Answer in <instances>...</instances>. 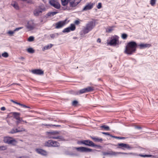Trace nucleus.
<instances>
[{"instance_id": "f257e3e1", "label": "nucleus", "mask_w": 158, "mask_h": 158, "mask_svg": "<svg viewBox=\"0 0 158 158\" xmlns=\"http://www.w3.org/2000/svg\"><path fill=\"white\" fill-rule=\"evenodd\" d=\"M137 44L134 41H131L128 43L126 46L124 52L127 54L131 55L135 52Z\"/></svg>"}, {"instance_id": "f03ea898", "label": "nucleus", "mask_w": 158, "mask_h": 158, "mask_svg": "<svg viewBox=\"0 0 158 158\" xmlns=\"http://www.w3.org/2000/svg\"><path fill=\"white\" fill-rule=\"evenodd\" d=\"M95 22L90 21L86 25V26L82 30L84 34H85L88 33L95 27Z\"/></svg>"}, {"instance_id": "7ed1b4c3", "label": "nucleus", "mask_w": 158, "mask_h": 158, "mask_svg": "<svg viewBox=\"0 0 158 158\" xmlns=\"http://www.w3.org/2000/svg\"><path fill=\"white\" fill-rule=\"evenodd\" d=\"M3 141L5 143L9 144H11L13 145H15L17 143V142L15 139L9 136L4 137Z\"/></svg>"}, {"instance_id": "20e7f679", "label": "nucleus", "mask_w": 158, "mask_h": 158, "mask_svg": "<svg viewBox=\"0 0 158 158\" xmlns=\"http://www.w3.org/2000/svg\"><path fill=\"white\" fill-rule=\"evenodd\" d=\"M78 143L80 144H83L86 146L89 147H100V146L94 144L92 141L88 140L80 141L78 142Z\"/></svg>"}, {"instance_id": "39448f33", "label": "nucleus", "mask_w": 158, "mask_h": 158, "mask_svg": "<svg viewBox=\"0 0 158 158\" xmlns=\"http://www.w3.org/2000/svg\"><path fill=\"white\" fill-rule=\"evenodd\" d=\"M117 148L125 150L126 149L130 150L132 148L131 147L129 144L124 143H118L117 145Z\"/></svg>"}, {"instance_id": "423d86ee", "label": "nucleus", "mask_w": 158, "mask_h": 158, "mask_svg": "<svg viewBox=\"0 0 158 158\" xmlns=\"http://www.w3.org/2000/svg\"><path fill=\"white\" fill-rule=\"evenodd\" d=\"M108 44L110 46H115L118 44V39L117 36L111 38V40Z\"/></svg>"}, {"instance_id": "0eeeda50", "label": "nucleus", "mask_w": 158, "mask_h": 158, "mask_svg": "<svg viewBox=\"0 0 158 158\" xmlns=\"http://www.w3.org/2000/svg\"><path fill=\"white\" fill-rule=\"evenodd\" d=\"M50 4L54 8L59 9L60 8V5L55 0H50L49 1Z\"/></svg>"}, {"instance_id": "6e6552de", "label": "nucleus", "mask_w": 158, "mask_h": 158, "mask_svg": "<svg viewBox=\"0 0 158 158\" xmlns=\"http://www.w3.org/2000/svg\"><path fill=\"white\" fill-rule=\"evenodd\" d=\"M78 151L82 152H91L94 151V150L90 148L85 147H80L77 148Z\"/></svg>"}, {"instance_id": "1a4fd4ad", "label": "nucleus", "mask_w": 158, "mask_h": 158, "mask_svg": "<svg viewBox=\"0 0 158 158\" xmlns=\"http://www.w3.org/2000/svg\"><path fill=\"white\" fill-rule=\"evenodd\" d=\"M35 24L33 21H30L27 22L26 27L29 31H31L33 30L35 28Z\"/></svg>"}, {"instance_id": "9d476101", "label": "nucleus", "mask_w": 158, "mask_h": 158, "mask_svg": "<svg viewBox=\"0 0 158 158\" xmlns=\"http://www.w3.org/2000/svg\"><path fill=\"white\" fill-rule=\"evenodd\" d=\"M75 28L76 27L74 24H71L70 27L64 28L62 31V32L63 33L69 32L71 31H73L75 30Z\"/></svg>"}, {"instance_id": "9b49d317", "label": "nucleus", "mask_w": 158, "mask_h": 158, "mask_svg": "<svg viewBox=\"0 0 158 158\" xmlns=\"http://www.w3.org/2000/svg\"><path fill=\"white\" fill-rule=\"evenodd\" d=\"M44 10V8L43 9L40 7L36 8L34 11V15L35 16H38L41 15L42 11Z\"/></svg>"}, {"instance_id": "f8f14e48", "label": "nucleus", "mask_w": 158, "mask_h": 158, "mask_svg": "<svg viewBox=\"0 0 158 158\" xmlns=\"http://www.w3.org/2000/svg\"><path fill=\"white\" fill-rule=\"evenodd\" d=\"M66 23V20L60 21L55 24V28L59 29L63 27Z\"/></svg>"}, {"instance_id": "ddd939ff", "label": "nucleus", "mask_w": 158, "mask_h": 158, "mask_svg": "<svg viewBox=\"0 0 158 158\" xmlns=\"http://www.w3.org/2000/svg\"><path fill=\"white\" fill-rule=\"evenodd\" d=\"M103 154L104 155H110V156H117L120 153H123L122 152H115L112 151H109L108 152H103Z\"/></svg>"}, {"instance_id": "4468645a", "label": "nucleus", "mask_w": 158, "mask_h": 158, "mask_svg": "<svg viewBox=\"0 0 158 158\" xmlns=\"http://www.w3.org/2000/svg\"><path fill=\"white\" fill-rule=\"evenodd\" d=\"M94 4L91 2L88 3L83 8L82 11H87L91 9L93 7Z\"/></svg>"}, {"instance_id": "2eb2a0df", "label": "nucleus", "mask_w": 158, "mask_h": 158, "mask_svg": "<svg viewBox=\"0 0 158 158\" xmlns=\"http://www.w3.org/2000/svg\"><path fill=\"white\" fill-rule=\"evenodd\" d=\"M151 46L150 44H137V48L140 49H142L146 48H149Z\"/></svg>"}, {"instance_id": "dca6fc26", "label": "nucleus", "mask_w": 158, "mask_h": 158, "mask_svg": "<svg viewBox=\"0 0 158 158\" xmlns=\"http://www.w3.org/2000/svg\"><path fill=\"white\" fill-rule=\"evenodd\" d=\"M36 152L38 153L43 156H46L47 155V152L45 151L40 148H38L36 149Z\"/></svg>"}, {"instance_id": "f3484780", "label": "nucleus", "mask_w": 158, "mask_h": 158, "mask_svg": "<svg viewBox=\"0 0 158 158\" xmlns=\"http://www.w3.org/2000/svg\"><path fill=\"white\" fill-rule=\"evenodd\" d=\"M31 72L37 75H41L44 74V72L41 69L33 70Z\"/></svg>"}, {"instance_id": "a211bd4d", "label": "nucleus", "mask_w": 158, "mask_h": 158, "mask_svg": "<svg viewBox=\"0 0 158 158\" xmlns=\"http://www.w3.org/2000/svg\"><path fill=\"white\" fill-rule=\"evenodd\" d=\"M51 147H57L60 146L59 143L56 141L52 140Z\"/></svg>"}, {"instance_id": "6ab92c4d", "label": "nucleus", "mask_w": 158, "mask_h": 158, "mask_svg": "<svg viewBox=\"0 0 158 158\" xmlns=\"http://www.w3.org/2000/svg\"><path fill=\"white\" fill-rule=\"evenodd\" d=\"M52 140H49L46 141L44 143V146L46 147H51Z\"/></svg>"}, {"instance_id": "aec40b11", "label": "nucleus", "mask_w": 158, "mask_h": 158, "mask_svg": "<svg viewBox=\"0 0 158 158\" xmlns=\"http://www.w3.org/2000/svg\"><path fill=\"white\" fill-rule=\"evenodd\" d=\"M84 89L85 93L93 91L94 90L93 88L90 86Z\"/></svg>"}, {"instance_id": "412c9836", "label": "nucleus", "mask_w": 158, "mask_h": 158, "mask_svg": "<svg viewBox=\"0 0 158 158\" xmlns=\"http://www.w3.org/2000/svg\"><path fill=\"white\" fill-rule=\"evenodd\" d=\"M13 115L14 117L16 119H19L20 117L19 116L20 113L18 112H14L13 113Z\"/></svg>"}, {"instance_id": "4be33fe9", "label": "nucleus", "mask_w": 158, "mask_h": 158, "mask_svg": "<svg viewBox=\"0 0 158 158\" xmlns=\"http://www.w3.org/2000/svg\"><path fill=\"white\" fill-rule=\"evenodd\" d=\"M100 128L102 130L106 131H109L110 130V127L109 126L106 125H102L100 127Z\"/></svg>"}, {"instance_id": "5701e85b", "label": "nucleus", "mask_w": 158, "mask_h": 158, "mask_svg": "<svg viewBox=\"0 0 158 158\" xmlns=\"http://www.w3.org/2000/svg\"><path fill=\"white\" fill-rule=\"evenodd\" d=\"M85 93L84 89H83L80 90L79 91H77L75 94V95H79L84 93Z\"/></svg>"}, {"instance_id": "b1692460", "label": "nucleus", "mask_w": 158, "mask_h": 158, "mask_svg": "<svg viewBox=\"0 0 158 158\" xmlns=\"http://www.w3.org/2000/svg\"><path fill=\"white\" fill-rule=\"evenodd\" d=\"M11 5L13 6V7L16 10H18L19 9V7L18 4L15 2H14L13 3H12L11 4Z\"/></svg>"}, {"instance_id": "393cba45", "label": "nucleus", "mask_w": 158, "mask_h": 158, "mask_svg": "<svg viewBox=\"0 0 158 158\" xmlns=\"http://www.w3.org/2000/svg\"><path fill=\"white\" fill-rule=\"evenodd\" d=\"M52 138H53V139H59L61 141H64L65 139L64 137H63L62 136H56L55 137H52Z\"/></svg>"}, {"instance_id": "a878e982", "label": "nucleus", "mask_w": 158, "mask_h": 158, "mask_svg": "<svg viewBox=\"0 0 158 158\" xmlns=\"http://www.w3.org/2000/svg\"><path fill=\"white\" fill-rule=\"evenodd\" d=\"M52 46V45L51 44H50L49 45L44 46L43 48V51L45 50H48L51 48Z\"/></svg>"}, {"instance_id": "bb28decb", "label": "nucleus", "mask_w": 158, "mask_h": 158, "mask_svg": "<svg viewBox=\"0 0 158 158\" xmlns=\"http://www.w3.org/2000/svg\"><path fill=\"white\" fill-rule=\"evenodd\" d=\"M91 138L93 139L94 141L95 142H102V139L101 138H98L96 137H92Z\"/></svg>"}, {"instance_id": "cd10ccee", "label": "nucleus", "mask_w": 158, "mask_h": 158, "mask_svg": "<svg viewBox=\"0 0 158 158\" xmlns=\"http://www.w3.org/2000/svg\"><path fill=\"white\" fill-rule=\"evenodd\" d=\"M70 0H61L62 5L63 6L67 5Z\"/></svg>"}, {"instance_id": "c85d7f7f", "label": "nucleus", "mask_w": 158, "mask_h": 158, "mask_svg": "<svg viewBox=\"0 0 158 158\" xmlns=\"http://www.w3.org/2000/svg\"><path fill=\"white\" fill-rule=\"evenodd\" d=\"M58 13V12H49L48 13L47 15L48 16H53Z\"/></svg>"}, {"instance_id": "c756f323", "label": "nucleus", "mask_w": 158, "mask_h": 158, "mask_svg": "<svg viewBox=\"0 0 158 158\" xmlns=\"http://www.w3.org/2000/svg\"><path fill=\"white\" fill-rule=\"evenodd\" d=\"M17 129V132H19L23 131H26V130L23 128L22 127H19Z\"/></svg>"}, {"instance_id": "7c9ffc66", "label": "nucleus", "mask_w": 158, "mask_h": 158, "mask_svg": "<svg viewBox=\"0 0 158 158\" xmlns=\"http://www.w3.org/2000/svg\"><path fill=\"white\" fill-rule=\"evenodd\" d=\"M48 134H50L53 135H55L59 133V132L58 131H53L51 132H48Z\"/></svg>"}, {"instance_id": "2f4dec72", "label": "nucleus", "mask_w": 158, "mask_h": 158, "mask_svg": "<svg viewBox=\"0 0 158 158\" xmlns=\"http://www.w3.org/2000/svg\"><path fill=\"white\" fill-rule=\"evenodd\" d=\"M79 2H71L70 3V5L71 6L75 7L76 6Z\"/></svg>"}, {"instance_id": "473e14b6", "label": "nucleus", "mask_w": 158, "mask_h": 158, "mask_svg": "<svg viewBox=\"0 0 158 158\" xmlns=\"http://www.w3.org/2000/svg\"><path fill=\"white\" fill-rule=\"evenodd\" d=\"M27 52L30 53H33L35 52V50L31 48H29L27 49Z\"/></svg>"}, {"instance_id": "72a5a7b5", "label": "nucleus", "mask_w": 158, "mask_h": 158, "mask_svg": "<svg viewBox=\"0 0 158 158\" xmlns=\"http://www.w3.org/2000/svg\"><path fill=\"white\" fill-rule=\"evenodd\" d=\"M111 137L114 138L118 139H126V138L124 137H119V136H116L113 135H111Z\"/></svg>"}, {"instance_id": "f704fd0d", "label": "nucleus", "mask_w": 158, "mask_h": 158, "mask_svg": "<svg viewBox=\"0 0 158 158\" xmlns=\"http://www.w3.org/2000/svg\"><path fill=\"white\" fill-rule=\"evenodd\" d=\"M17 129H12L11 131L9 132V133L13 134L16 133H17Z\"/></svg>"}, {"instance_id": "c9c22d12", "label": "nucleus", "mask_w": 158, "mask_h": 158, "mask_svg": "<svg viewBox=\"0 0 158 158\" xmlns=\"http://www.w3.org/2000/svg\"><path fill=\"white\" fill-rule=\"evenodd\" d=\"M124 153H120L119 154H128V155H131L133 156H138L137 154H136V153H126L123 152Z\"/></svg>"}, {"instance_id": "e433bc0d", "label": "nucleus", "mask_w": 158, "mask_h": 158, "mask_svg": "<svg viewBox=\"0 0 158 158\" xmlns=\"http://www.w3.org/2000/svg\"><path fill=\"white\" fill-rule=\"evenodd\" d=\"M2 56L5 58H7L9 56V55L8 53L6 52H4L2 53Z\"/></svg>"}, {"instance_id": "4c0bfd02", "label": "nucleus", "mask_w": 158, "mask_h": 158, "mask_svg": "<svg viewBox=\"0 0 158 158\" xmlns=\"http://www.w3.org/2000/svg\"><path fill=\"white\" fill-rule=\"evenodd\" d=\"M156 0H151L150 4L152 6H154L156 4Z\"/></svg>"}, {"instance_id": "58836bf2", "label": "nucleus", "mask_w": 158, "mask_h": 158, "mask_svg": "<svg viewBox=\"0 0 158 158\" xmlns=\"http://www.w3.org/2000/svg\"><path fill=\"white\" fill-rule=\"evenodd\" d=\"M34 40V37L32 36H31L28 38L27 40L29 42H32Z\"/></svg>"}, {"instance_id": "ea45409f", "label": "nucleus", "mask_w": 158, "mask_h": 158, "mask_svg": "<svg viewBox=\"0 0 158 158\" xmlns=\"http://www.w3.org/2000/svg\"><path fill=\"white\" fill-rule=\"evenodd\" d=\"M15 32L14 31V30L13 31H9L7 32V34L10 36H12Z\"/></svg>"}, {"instance_id": "a19ab883", "label": "nucleus", "mask_w": 158, "mask_h": 158, "mask_svg": "<svg viewBox=\"0 0 158 158\" xmlns=\"http://www.w3.org/2000/svg\"><path fill=\"white\" fill-rule=\"evenodd\" d=\"M127 34L125 33L123 34L122 35V38L124 40L126 39L127 37Z\"/></svg>"}, {"instance_id": "79ce46f5", "label": "nucleus", "mask_w": 158, "mask_h": 158, "mask_svg": "<svg viewBox=\"0 0 158 158\" xmlns=\"http://www.w3.org/2000/svg\"><path fill=\"white\" fill-rule=\"evenodd\" d=\"M58 35V33H56V34H52L50 35V37L52 39H54L56 36H57Z\"/></svg>"}, {"instance_id": "37998d69", "label": "nucleus", "mask_w": 158, "mask_h": 158, "mask_svg": "<svg viewBox=\"0 0 158 158\" xmlns=\"http://www.w3.org/2000/svg\"><path fill=\"white\" fill-rule=\"evenodd\" d=\"M0 150H5L7 149V147L5 146H2L0 147Z\"/></svg>"}, {"instance_id": "c03bdc74", "label": "nucleus", "mask_w": 158, "mask_h": 158, "mask_svg": "<svg viewBox=\"0 0 158 158\" xmlns=\"http://www.w3.org/2000/svg\"><path fill=\"white\" fill-rule=\"evenodd\" d=\"M17 120V121H16V123L17 125H18L19 123H20L21 122H22V119L20 118L19 119Z\"/></svg>"}, {"instance_id": "a18cd8bd", "label": "nucleus", "mask_w": 158, "mask_h": 158, "mask_svg": "<svg viewBox=\"0 0 158 158\" xmlns=\"http://www.w3.org/2000/svg\"><path fill=\"white\" fill-rule=\"evenodd\" d=\"M102 133L103 134H104L105 135H108L110 136V137H111L112 135H110L109 133V132H102Z\"/></svg>"}, {"instance_id": "49530a36", "label": "nucleus", "mask_w": 158, "mask_h": 158, "mask_svg": "<svg viewBox=\"0 0 158 158\" xmlns=\"http://www.w3.org/2000/svg\"><path fill=\"white\" fill-rule=\"evenodd\" d=\"M102 7V3L101 2L99 3L97 6V8L98 9H100Z\"/></svg>"}, {"instance_id": "de8ad7c7", "label": "nucleus", "mask_w": 158, "mask_h": 158, "mask_svg": "<svg viewBox=\"0 0 158 158\" xmlns=\"http://www.w3.org/2000/svg\"><path fill=\"white\" fill-rule=\"evenodd\" d=\"M48 136L50 138L53 139V138H52V137H56V136H55V135H52L50 134H48Z\"/></svg>"}, {"instance_id": "09e8293b", "label": "nucleus", "mask_w": 158, "mask_h": 158, "mask_svg": "<svg viewBox=\"0 0 158 158\" xmlns=\"http://www.w3.org/2000/svg\"><path fill=\"white\" fill-rule=\"evenodd\" d=\"M23 28V27H19L17 28H16L14 30V31L15 32L16 31H18L19 30L22 29Z\"/></svg>"}, {"instance_id": "8fccbe9b", "label": "nucleus", "mask_w": 158, "mask_h": 158, "mask_svg": "<svg viewBox=\"0 0 158 158\" xmlns=\"http://www.w3.org/2000/svg\"><path fill=\"white\" fill-rule=\"evenodd\" d=\"M65 153L66 155H69L70 156H75L76 155V154H75L69 153L67 152H66Z\"/></svg>"}, {"instance_id": "3c124183", "label": "nucleus", "mask_w": 158, "mask_h": 158, "mask_svg": "<svg viewBox=\"0 0 158 158\" xmlns=\"http://www.w3.org/2000/svg\"><path fill=\"white\" fill-rule=\"evenodd\" d=\"M21 106L24 108H30V107L29 106L23 104Z\"/></svg>"}, {"instance_id": "603ef678", "label": "nucleus", "mask_w": 158, "mask_h": 158, "mask_svg": "<svg viewBox=\"0 0 158 158\" xmlns=\"http://www.w3.org/2000/svg\"><path fill=\"white\" fill-rule=\"evenodd\" d=\"M78 103V102L77 101L74 100L73 102V105H75Z\"/></svg>"}, {"instance_id": "864d4df0", "label": "nucleus", "mask_w": 158, "mask_h": 158, "mask_svg": "<svg viewBox=\"0 0 158 158\" xmlns=\"http://www.w3.org/2000/svg\"><path fill=\"white\" fill-rule=\"evenodd\" d=\"M139 156H140L143 157H148V155H142L140 154H139Z\"/></svg>"}, {"instance_id": "5fc2aeb1", "label": "nucleus", "mask_w": 158, "mask_h": 158, "mask_svg": "<svg viewBox=\"0 0 158 158\" xmlns=\"http://www.w3.org/2000/svg\"><path fill=\"white\" fill-rule=\"evenodd\" d=\"M74 23L76 25H78L80 23V22L78 20H76L75 21Z\"/></svg>"}, {"instance_id": "6e6d98bb", "label": "nucleus", "mask_w": 158, "mask_h": 158, "mask_svg": "<svg viewBox=\"0 0 158 158\" xmlns=\"http://www.w3.org/2000/svg\"><path fill=\"white\" fill-rule=\"evenodd\" d=\"M156 156L155 155H148V157H156Z\"/></svg>"}, {"instance_id": "4d7b16f0", "label": "nucleus", "mask_w": 158, "mask_h": 158, "mask_svg": "<svg viewBox=\"0 0 158 158\" xmlns=\"http://www.w3.org/2000/svg\"><path fill=\"white\" fill-rule=\"evenodd\" d=\"M0 109L1 110L4 111L6 110V108L5 107H2Z\"/></svg>"}, {"instance_id": "13d9d810", "label": "nucleus", "mask_w": 158, "mask_h": 158, "mask_svg": "<svg viewBox=\"0 0 158 158\" xmlns=\"http://www.w3.org/2000/svg\"><path fill=\"white\" fill-rule=\"evenodd\" d=\"M97 42L98 43H100L101 42V40L100 38H98L97 40Z\"/></svg>"}, {"instance_id": "bf43d9fd", "label": "nucleus", "mask_w": 158, "mask_h": 158, "mask_svg": "<svg viewBox=\"0 0 158 158\" xmlns=\"http://www.w3.org/2000/svg\"><path fill=\"white\" fill-rule=\"evenodd\" d=\"M136 128L138 129H141V127L139 126H137L136 127Z\"/></svg>"}, {"instance_id": "052dcab7", "label": "nucleus", "mask_w": 158, "mask_h": 158, "mask_svg": "<svg viewBox=\"0 0 158 158\" xmlns=\"http://www.w3.org/2000/svg\"><path fill=\"white\" fill-rule=\"evenodd\" d=\"M11 102H13L14 103L16 104V103H17V102L13 100H11Z\"/></svg>"}, {"instance_id": "680f3d73", "label": "nucleus", "mask_w": 158, "mask_h": 158, "mask_svg": "<svg viewBox=\"0 0 158 158\" xmlns=\"http://www.w3.org/2000/svg\"><path fill=\"white\" fill-rule=\"evenodd\" d=\"M16 104L19 105V106H22V104L20 103L19 102H17V103H16Z\"/></svg>"}, {"instance_id": "e2e57ef3", "label": "nucleus", "mask_w": 158, "mask_h": 158, "mask_svg": "<svg viewBox=\"0 0 158 158\" xmlns=\"http://www.w3.org/2000/svg\"><path fill=\"white\" fill-rule=\"evenodd\" d=\"M22 122H24L25 123H27V122L26 121H24L23 120V119H22Z\"/></svg>"}, {"instance_id": "0e129e2a", "label": "nucleus", "mask_w": 158, "mask_h": 158, "mask_svg": "<svg viewBox=\"0 0 158 158\" xmlns=\"http://www.w3.org/2000/svg\"><path fill=\"white\" fill-rule=\"evenodd\" d=\"M21 59H22V60H23V59H24V57H21Z\"/></svg>"}, {"instance_id": "69168bd1", "label": "nucleus", "mask_w": 158, "mask_h": 158, "mask_svg": "<svg viewBox=\"0 0 158 158\" xmlns=\"http://www.w3.org/2000/svg\"><path fill=\"white\" fill-rule=\"evenodd\" d=\"M56 126L58 127H60V125H57Z\"/></svg>"}, {"instance_id": "338daca9", "label": "nucleus", "mask_w": 158, "mask_h": 158, "mask_svg": "<svg viewBox=\"0 0 158 158\" xmlns=\"http://www.w3.org/2000/svg\"><path fill=\"white\" fill-rule=\"evenodd\" d=\"M111 31V29H109V31Z\"/></svg>"}, {"instance_id": "774afa93", "label": "nucleus", "mask_w": 158, "mask_h": 158, "mask_svg": "<svg viewBox=\"0 0 158 158\" xmlns=\"http://www.w3.org/2000/svg\"><path fill=\"white\" fill-rule=\"evenodd\" d=\"M103 158H105V157H103Z\"/></svg>"}]
</instances>
